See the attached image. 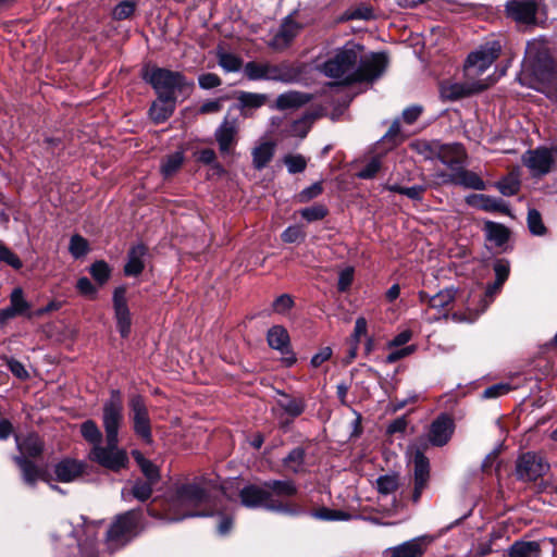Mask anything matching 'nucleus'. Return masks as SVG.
I'll return each instance as SVG.
<instances>
[{
  "instance_id": "nucleus-38",
  "label": "nucleus",
  "mask_w": 557,
  "mask_h": 557,
  "mask_svg": "<svg viewBox=\"0 0 557 557\" xmlns=\"http://www.w3.org/2000/svg\"><path fill=\"white\" fill-rule=\"evenodd\" d=\"M537 542H517L509 549V557H540Z\"/></svg>"
},
{
  "instance_id": "nucleus-33",
  "label": "nucleus",
  "mask_w": 557,
  "mask_h": 557,
  "mask_svg": "<svg viewBox=\"0 0 557 557\" xmlns=\"http://www.w3.org/2000/svg\"><path fill=\"white\" fill-rule=\"evenodd\" d=\"M275 151V145L271 141L258 144L251 151L252 164L255 169L261 170L272 160Z\"/></svg>"
},
{
  "instance_id": "nucleus-37",
  "label": "nucleus",
  "mask_w": 557,
  "mask_h": 557,
  "mask_svg": "<svg viewBox=\"0 0 557 557\" xmlns=\"http://www.w3.org/2000/svg\"><path fill=\"white\" fill-rule=\"evenodd\" d=\"M184 162V152L175 151L164 157L161 162L160 171L164 177L174 175Z\"/></svg>"
},
{
  "instance_id": "nucleus-21",
  "label": "nucleus",
  "mask_w": 557,
  "mask_h": 557,
  "mask_svg": "<svg viewBox=\"0 0 557 557\" xmlns=\"http://www.w3.org/2000/svg\"><path fill=\"white\" fill-rule=\"evenodd\" d=\"M400 486V479L397 473H385L380 475L375 480V488L379 493V499L380 502L384 499H388L389 504L388 507H386L387 510L392 508H396V493Z\"/></svg>"
},
{
  "instance_id": "nucleus-45",
  "label": "nucleus",
  "mask_w": 557,
  "mask_h": 557,
  "mask_svg": "<svg viewBox=\"0 0 557 557\" xmlns=\"http://www.w3.org/2000/svg\"><path fill=\"white\" fill-rule=\"evenodd\" d=\"M499 193L504 196H513L519 191L520 181L517 175L509 174L497 183Z\"/></svg>"
},
{
  "instance_id": "nucleus-52",
  "label": "nucleus",
  "mask_w": 557,
  "mask_h": 557,
  "mask_svg": "<svg viewBox=\"0 0 557 557\" xmlns=\"http://www.w3.org/2000/svg\"><path fill=\"white\" fill-rule=\"evenodd\" d=\"M70 252L74 258H81L88 251V243L81 235H74L70 240Z\"/></svg>"
},
{
  "instance_id": "nucleus-31",
  "label": "nucleus",
  "mask_w": 557,
  "mask_h": 557,
  "mask_svg": "<svg viewBox=\"0 0 557 557\" xmlns=\"http://www.w3.org/2000/svg\"><path fill=\"white\" fill-rule=\"evenodd\" d=\"M175 109V100L166 97H158L150 108V116L156 123L168 120Z\"/></svg>"
},
{
  "instance_id": "nucleus-19",
  "label": "nucleus",
  "mask_w": 557,
  "mask_h": 557,
  "mask_svg": "<svg viewBox=\"0 0 557 557\" xmlns=\"http://www.w3.org/2000/svg\"><path fill=\"white\" fill-rule=\"evenodd\" d=\"M126 288L120 286L113 293V308L115 313L116 326L122 337H127L131 333L132 318L126 301Z\"/></svg>"
},
{
  "instance_id": "nucleus-25",
  "label": "nucleus",
  "mask_w": 557,
  "mask_h": 557,
  "mask_svg": "<svg viewBox=\"0 0 557 557\" xmlns=\"http://www.w3.org/2000/svg\"><path fill=\"white\" fill-rule=\"evenodd\" d=\"M299 30L300 25L292 16H287L269 41V46L275 50H283L293 41Z\"/></svg>"
},
{
  "instance_id": "nucleus-36",
  "label": "nucleus",
  "mask_w": 557,
  "mask_h": 557,
  "mask_svg": "<svg viewBox=\"0 0 557 557\" xmlns=\"http://www.w3.org/2000/svg\"><path fill=\"white\" fill-rule=\"evenodd\" d=\"M276 405L288 416L295 418L301 414L305 410V401L300 398H294L286 394H282L277 399Z\"/></svg>"
},
{
  "instance_id": "nucleus-3",
  "label": "nucleus",
  "mask_w": 557,
  "mask_h": 557,
  "mask_svg": "<svg viewBox=\"0 0 557 557\" xmlns=\"http://www.w3.org/2000/svg\"><path fill=\"white\" fill-rule=\"evenodd\" d=\"M81 433L87 442L94 445L89 454L91 460L114 471L126 466L128 458L124 450L119 449L116 446L109 447L107 445L102 447L100 445L102 434L92 420H87L81 425Z\"/></svg>"
},
{
  "instance_id": "nucleus-24",
  "label": "nucleus",
  "mask_w": 557,
  "mask_h": 557,
  "mask_svg": "<svg viewBox=\"0 0 557 557\" xmlns=\"http://www.w3.org/2000/svg\"><path fill=\"white\" fill-rule=\"evenodd\" d=\"M437 159L453 171L465 164L467 153L460 144H442L440 141Z\"/></svg>"
},
{
  "instance_id": "nucleus-13",
  "label": "nucleus",
  "mask_w": 557,
  "mask_h": 557,
  "mask_svg": "<svg viewBox=\"0 0 557 557\" xmlns=\"http://www.w3.org/2000/svg\"><path fill=\"white\" fill-rule=\"evenodd\" d=\"M556 160L557 148L541 147L528 150L522 157V162L529 169L532 176L547 174Z\"/></svg>"
},
{
  "instance_id": "nucleus-22",
  "label": "nucleus",
  "mask_w": 557,
  "mask_h": 557,
  "mask_svg": "<svg viewBox=\"0 0 557 557\" xmlns=\"http://www.w3.org/2000/svg\"><path fill=\"white\" fill-rule=\"evenodd\" d=\"M438 178L442 183L461 185L463 187L472 188L475 190L485 189V183L481 180V177L474 172L463 170L462 166L455 170L451 174H438Z\"/></svg>"
},
{
  "instance_id": "nucleus-56",
  "label": "nucleus",
  "mask_w": 557,
  "mask_h": 557,
  "mask_svg": "<svg viewBox=\"0 0 557 557\" xmlns=\"http://www.w3.org/2000/svg\"><path fill=\"white\" fill-rule=\"evenodd\" d=\"M512 388L513 387L510 384H508V383L494 384V385L487 387L483 392V397L484 398H496V397H499V396H503V395L507 394Z\"/></svg>"
},
{
  "instance_id": "nucleus-41",
  "label": "nucleus",
  "mask_w": 557,
  "mask_h": 557,
  "mask_svg": "<svg viewBox=\"0 0 557 557\" xmlns=\"http://www.w3.org/2000/svg\"><path fill=\"white\" fill-rule=\"evenodd\" d=\"M305 450L300 447L293 449L286 458H284V466L292 472H300L304 469Z\"/></svg>"
},
{
  "instance_id": "nucleus-32",
  "label": "nucleus",
  "mask_w": 557,
  "mask_h": 557,
  "mask_svg": "<svg viewBox=\"0 0 557 557\" xmlns=\"http://www.w3.org/2000/svg\"><path fill=\"white\" fill-rule=\"evenodd\" d=\"M525 62L533 67L540 66L542 63L545 67L547 66L549 60L547 59L546 49L542 41L532 40L528 42L525 48Z\"/></svg>"
},
{
  "instance_id": "nucleus-14",
  "label": "nucleus",
  "mask_w": 557,
  "mask_h": 557,
  "mask_svg": "<svg viewBox=\"0 0 557 557\" xmlns=\"http://www.w3.org/2000/svg\"><path fill=\"white\" fill-rule=\"evenodd\" d=\"M493 83L494 81L490 76L479 81L466 78L463 83H443L441 85L440 91L444 99L454 101L482 91L490 87Z\"/></svg>"
},
{
  "instance_id": "nucleus-60",
  "label": "nucleus",
  "mask_w": 557,
  "mask_h": 557,
  "mask_svg": "<svg viewBox=\"0 0 557 557\" xmlns=\"http://www.w3.org/2000/svg\"><path fill=\"white\" fill-rule=\"evenodd\" d=\"M354 280V269L347 267L339 272L337 288L339 292H345L349 288Z\"/></svg>"
},
{
  "instance_id": "nucleus-15",
  "label": "nucleus",
  "mask_w": 557,
  "mask_h": 557,
  "mask_svg": "<svg viewBox=\"0 0 557 557\" xmlns=\"http://www.w3.org/2000/svg\"><path fill=\"white\" fill-rule=\"evenodd\" d=\"M129 416L135 433L145 442H151V426L147 406L139 395H132L128 401Z\"/></svg>"
},
{
  "instance_id": "nucleus-28",
  "label": "nucleus",
  "mask_w": 557,
  "mask_h": 557,
  "mask_svg": "<svg viewBox=\"0 0 557 557\" xmlns=\"http://www.w3.org/2000/svg\"><path fill=\"white\" fill-rule=\"evenodd\" d=\"M85 469V465L74 459H63L54 467V473L61 482H72L79 478Z\"/></svg>"
},
{
  "instance_id": "nucleus-5",
  "label": "nucleus",
  "mask_w": 557,
  "mask_h": 557,
  "mask_svg": "<svg viewBox=\"0 0 557 557\" xmlns=\"http://www.w3.org/2000/svg\"><path fill=\"white\" fill-rule=\"evenodd\" d=\"M144 78L151 84L158 96L174 100L177 92H188L194 86V83L187 82L181 73L162 67L146 70Z\"/></svg>"
},
{
  "instance_id": "nucleus-16",
  "label": "nucleus",
  "mask_w": 557,
  "mask_h": 557,
  "mask_svg": "<svg viewBox=\"0 0 557 557\" xmlns=\"http://www.w3.org/2000/svg\"><path fill=\"white\" fill-rule=\"evenodd\" d=\"M433 541L434 536L432 535L417 536L386 548L383 552V557H422Z\"/></svg>"
},
{
  "instance_id": "nucleus-35",
  "label": "nucleus",
  "mask_w": 557,
  "mask_h": 557,
  "mask_svg": "<svg viewBox=\"0 0 557 557\" xmlns=\"http://www.w3.org/2000/svg\"><path fill=\"white\" fill-rule=\"evenodd\" d=\"M267 338L270 347H272L273 349H277L282 354H286L289 351V336L284 327L280 325L271 327L268 331Z\"/></svg>"
},
{
  "instance_id": "nucleus-27",
  "label": "nucleus",
  "mask_w": 557,
  "mask_h": 557,
  "mask_svg": "<svg viewBox=\"0 0 557 557\" xmlns=\"http://www.w3.org/2000/svg\"><path fill=\"white\" fill-rule=\"evenodd\" d=\"M237 108L244 117H250L252 111L261 108L265 104L268 96L265 94L238 91L237 96Z\"/></svg>"
},
{
  "instance_id": "nucleus-7",
  "label": "nucleus",
  "mask_w": 557,
  "mask_h": 557,
  "mask_svg": "<svg viewBox=\"0 0 557 557\" xmlns=\"http://www.w3.org/2000/svg\"><path fill=\"white\" fill-rule=\"evenodd\" d=\"M124 421V406L122 394L119 389H112L110 397L103 403L102 425L109 447H117L119 430Z\"/></svg>"
},
{
  "instance_id": "nucleus-54",
  "label": "nucleus",
  "mask_w": 557,
  "mask_h": 557,
  "mask_svg": "<svg viewBox=\"0 0 557 557\" xmlns=\"http://www.w3.org/2000/svg\"><path fill=\"white\" fill-rule=\"evenodd\" d=\"M310 127H311V120L309 117L305 116L302 119L295 121L290 125L287 133L290 136H297L299 138H304L308 134Z\"/></svg>"
},
{
  "instance_id": "nucleus-23",
  "label": "nucleus",
  "mask_w": 557,
  "mask_h": 557,
  "mask_svg": "<svg viewBox=\"0 0 557 557\" xmlns=\"http://www.w3.org/2000/svg\"><path fill=\"white\" fill-rule=\"evenodd\" d=\"M414 466V488L412 494L413 502H418L423 490L426 487L430 478L429 459L419 450L413 456Z\"/></svg>"
},
{
  "instance_id": "nucleus-6",
  "label": "nucleus",
  "mask_w": 557,
  "mask_h": 557,
  "mask_svg": "<svg viewBox=\"0 0 557 557\" xmlns=\"http://www.w3.org/2000/svg\"><path fill=\"white\" fill-rule=\"evenodd\" d=\"M503 48L500 39H491L472 51L465 63L463 71L467 79L479 81L480 76L494 63Z\"/></svg>"
},
{
  "instance_id": "nucleus-46",
  "label": "nucleus",
  "mask_w": 557,
  "mask_h": 557,
  "mask_svg": "<svg viewBox=\"0 0 557 557\" xmlns=\"http://www.w3.org/2000/svg\"><path fill=\"white\" fill-rule=\"evenodd\" d=\"M528 226L533 235L541 236L546 232L540 212L535 209H530L528 212Z\"/></svg>"
},
{
  "instance_id": "nucleus-62",
  "label": "nucleus",
  "mask_w": 557,
  "mask_h": 557,
  "mask_svg": "<svg viewBox=\"0 0 557 557\" xmlns=\"http://www.w3.org/2000/svg\"><path fill=\"white\" fill-rule=\"evenodd\" d=\"M381 162L379 158H373L366 166L358 173L360 178H372L380 170Z\"/></svg>"
},
{
  "instance_id": "nucleus-50",
  "label": "nucleus",
  "mask_w": 557,
  "mask_h": 557,
  "mask_svg": "<svg viewBox=\"0 0 557 557\" xmlns=\"http://www.w3.org/2000/svg\"><path fill=\"white\" fill-rule=\"evenodd\" d=\"M154 483L148 482V481H137L132 490L131 494L138 500L145 502L147 500L152 493V485Z\"/></svg>"
},
{
  "instance_id": "nucleus-61",
  "label": "nucleus",
  "mask_w": 557,
  "mask_h": 557,
  "mask_svg": "<svg viewBox=\"0 0 557 557\" xmlns=\"http://www.w3.org/2000/svg\"><path fill=\"white\" fill-rule=\"evenodd\" d=\"M493 269L496 275V281L505 283L510 271L509 262L504 259L496 260Z\"/></svg>"
},
{
  "instance_id": "nucleus-4",
  "label": "nucleus",
  "mask_w": 557,
  "mask_h": 557,
  "mask_svg": "<svg viewBox=\"0 0 557 557\" xmlns=\"http://www.w3.org/2000/svg\"><path fill=\"white\" fill-rule=\"evenodd\" d=\"M15 441L21 456H15L14 461L21 469L23 481L29 486L38 481H48L47 472L26 459V456L37 457L41 454L44 445L39 436L33 433L24 437L16 435Z\"/></svg>"
},
{
  "instance_id": "nucleus-58",
  "label": "nucleus",
  "mask_w": 557,
  "mask_h": 557,
  "mask_svg": "<svg viewBox=\"0 0 557 557\" xmlns=\"http://www.w3.org/2000/svg\"><path fill=\"white\" fill-rule=\"evenodd\" d=\"M305 238V233L299 226H289L282 233L284 243H297Z\"/></svg>"
},
{
  "instance_id": "nucleus-40",
  "label": "nucleus",
  "mask_w": 557,
  "mask_h": 557,
  "mask_svg": "<svg viewBox=\"0 0 557 557\" xmlns=\"http://www.w3.org/2000/svg\"><path fill=\"white\" fill-rule=\"evenodd\" d=\"M265 487L268 488L271 496L276 495L280 497H288L295 495L297 492L295 484L289 480L269 481L265 482Z\"/></svg>"
},
{
  "instance_id": "nucleus-42",
  "label": "nucleus",
  "mask_w": 557,
  "mask_h": 557,
  "mask_svg": "<svg viewBox=\"0 0 557 557\" xmlns=\"http://www.w3.org/2000/svg\"><path fill=\"white\" fill-rule=\"evenodd\" d=\"M219 65L226 72H237L242 67V59L233 53L218 51Z\"/></svg>"
},
{
  "instance_id": "nucleus-63",
  "label": "nucleus",
  "mask_w": 557,
  "mask_h": 557,
  "mask_svg": "<svg viewBox=\"0 0 557 557\" xmlns=\"http://www.w3.org/2000/svg\"><path fill=\"white\" fill-rule=\"evenodd\" d=\"M374 16L373 11L370 7H358L350 10L347 14L349 20H370Z\"/></svg>"
},
{
  "instance_id": "nucleus-2",
  "label": "nucleus",
  "mask_w": 557,
  "mask_h": 557,
  "mask_svg": "<svg viewBox=\"0 0 557 557\" xmlns=\"http://www.w3.org/2000/svg\"><path fill=\"white\" fill-rule=\"evenodd\" d=\"M207 491L197 483H185L177 486L169 499L165 519L178 522L186 518L212 516L210 511H197V508L208 504Z\"/></svg>"
},
{
  "instance_id": "nucleus-47",
  "label": "nucleus",
  "mask_w": 557,
  "mask_h": 557,
  "mask_svg": "<svg viewBox=\"0 0 557 557\" xmlns=\"http://www.w3.org/2000/svg\"><path fill=\"white\" fill-rule=\"evenodd\" d=\"M136 460L140 467L143 473L147 478V481L151 482V483H156L159 479V470H158L157 466H154L152 462H150L149 460L141 457L139 454H136Z\"/></svg>"
},
{
  "instance_id": "nucleus-48",
  "label": "nucleus",
  "mask_w": 557,
  "mask_h": 557,
  "mask_svg": "<svg viewBox=\"0 0 557 557\" xmlns=\"http://www.w3.org/2000/svg\"><path fill=\"white\" fill-rule=\"evenodd\" d=\"M136 9V3L132 0L121 1L113 10L112 16L114 20L122 21L133 15Z\"/></svg>"
},
{
  "instance_id": "nucleus-17",
  "label": "nucleus",
  "mask_w": 557,
  "mask_h": 557,
  "mask_svg": "<svg viewBox=\"0 0 557 557\" xmlns=\"http://www.w3.org/2000/svg\"><path fill=\"white\" fill-rule=\"evenodd\" d=\"M543 0H509L506 3V14L519 24H532Z\"/></svg>"
},
{
  "instance_id": "nucleus-20",
  "label": "nucleus",
  "mask_w": 557,
  "mask_h": 557,
  "mask_svg": "<svg viewBox=\"0 0 557 557\" xmlns=\"http://www.w3.org/2000/svg\"><path fill=\"white\" fill-rule=\"evenodd\" d=\"M454 431V420L446 414H442L432 422L429 431V441L434 446H444L449 442Z\"/></svg>"
},
{
  "instance_id": "nucleus-59",
  "label": "nucleus",
  "mask_w": 557,
  "mask_h": 557,
  "mask_svg": "<svg viewBox=\"0 0 557 557\" xmlns=\"http://www.w3.org/2000/svg\"><path fill=\"white\" fill-rule=\"evenodd\" d=\"M384 141L391 143L392 146L397 145L403 140V136L400 134V125L399 121L395 120L391 127L388 128L387 133L382 138Z\"/></svg>"
},
{
  "instance_id": "nucleus-11",
  "label": "nucleus",
  "mask_w": 557,
  "mask_h": 557,
  "mask_svg": "<svg viewBox=\"0 0 557 557\" xmlns=\"http://www.w3.org/2000/svg\"><path fill=\"white\" fill-rule=\"evenodd\" d=\"M138 512L131 510L116 518L107 532V542L111 548L124 545L134 534Z\"/></svg>"
},
{
  "instance_id": "nucleus-39",
  "label": "nucleus",
  "mask_w": 557,
  "mask_h": 557,
  "mask_svg": "<svg viewBox=\"0 0 557 557\" xmlns=\"http://www.w3.org/2000/svg\"><path fill=\"white\" fill-rule=\"evenodd\" d=\"M412 148L425 160H435L440 152V140H417L412 144Z\"/></svg>"
},
{
  "instance_id": "nucleus-51",
  "label": "nucleus",
  "mask_w": 557,
  "mask_h": 557,
  "mask_svg": "<svg viewBox=\"0 0 557 557\" xmlns=\"http://www.w3.org/2000/svg\"><path fill=\"white\" fill-rule=\"evenodd\" d=\"M327 213L323 205H313L300 210V215L308 222L322 220Z\"/></svg>"
},
{
  "instance_id": "nucleus-49",
  "label": "nucleus",
  "mask_w": 557,
  "mask_h": 557,
  "mask_svg": "<svg viewBox=\"0 0 557 557\" xmlns=\"http://www.w3.org/2000/svg\"><path fill=\"white\" fill-rule=\"evenodd\" d=\"M10 305L16 308L18 311L27 314L30 310L29 302L24 298L23 289L17 287L14 288L10 295Z\"/></svg>"
},
{
  "instance_id": "nucleus-12",
  "label": "nucleus",
  "mask_w": 557,
  "mask_h": 557,
  "mask_svg": "<svg viewBox=\"0 0 557 557\" xmlns=\"http://www.w3.org/2000/svg\"><path fill=\"white\" fill-rule=\"evenodd\" d=\"M549 469L548 462L536 453L528 451L519 456L516 462L518 480L531 482L544 475Z\"/></svg>"
},
{
  "instance_id": "nucleus-9",
  "label": "nucleus",
  "mask_w": 557,
  "mask_h": 557,
  "mask_svg": "<svg viewBox=\"0 0 557 557\" xmlns=\"http://www.w3.org/2000/svg\"><path fill=\"white\" fill-rule=\"evenodd\" d=\"M504 283L495 281L488 285L482 294L481 292L472 290L465 300L466 312H455L451 319L455 322H473L475 319L486 310L488 305L493 301L494 296L499 293Z\"/></svg>"
},
{
  "instance_id": "nucleus-53",
  "label": "nucleus",
  "mask_w": 557,
  "mask_h": 557,
  "mask_svg": "<svg viewBox=\"0 0 557 557\" xmlns=\"http://www.w3.org/2000/svg\"><path fill=\"white\" fill-rule=\"evenodd\" d=\"M284 163L289 173H300L306 169L307 161L300 154H288L284 158Z\"/></svg>"
},
{
  "instance_id": "nucleus-34",
  "label": "nucleus",
  "mask_w": 557,
  "mask_h": 557,
  "mask_svg": "<svg viewBox=\"0 0 557 557\" xmlns=\"http://www.w3.org/2000/svg\"><path fill=\"white\" fill-rule=\"evenodd\" d=\"M309 96L299 91H287L277 96L275 108L278 110L295 109L309 101Z\"/></svg>"
},
{
  "instance_id": "nucleus-18",
  "label": "nucleus",
  "mask_w": 557,
  "mask_h": 557,
  "mask_svg": "<svg viewBox=\"0 0 557 557\" xmlns=\"http://www.w3.org/2000/svg\"><path fill=\"white\" fill-rule=\"evenodd\" d=\"M238 131V119L226 115L214 133L215 140L222 154L231 153L233 147L236 145Z\"/></svg>"
},
{
  "instance_id": "nucleus-1",
  "label": "nucleus",
  "mask_w": 557,
  "mask_h": 557,
  "mask_svg": "<svg viewBox=\"0 0 557 557\" xmlns=\"http://www.w3.org/2000/svg\"><path fill=\"white\" fill-rule=\"evenodd\" d=\"M387 66L385 53L363 54V47L354 40L318 58L315 67L337 85L370 82L380 77Z\"/></svg>"
},
{
  "instance_id": "nucleus-8",
  "label": "nucleus",
  "mask_w": 557,
  "mask_h": 557,
  "mask_svg": "<svg viewBox=\"0 0 557 557\" xmlns=\"http://www.w3.org/2000/svg\"><path fill=\"white\" fill-rule=\"evenodd\" d=\"M244 74L249 81H273L293 83L298 78V73L287 63L272 64L269 62H247Z\"/></svg>"
},
{
  "instance_id": "nucleus-64",
  "label": "nucleus",
  "mask_w": 557,
  "mask_h": 557,
  "mask_svg": "<svg viewBox=\"0 0 557 557\" xmlns=\"http://www.w3.org/2000/svg\"><path fill=\"white\" fill-rule=\"evenodd\" d=\"M199 86L203 89H211L221 85V79L216 74L206 73L199 76Z\"/></svg>"
},
{
  "instance_id": "nucleus-30",
  "label": "nucleus",
  "mask_w": 557,
  "mask_h": 557,
  "mask_svg": "<svg viewBox=\"0 0 557 557\" xmlns=\"http://www.w3.org/2000/svg\"><path fill=\"white\" fill-rule=\"evenodd\" d=\"M147 249L143 245L133 247L128 252V260L124 267V272L128 276H137L145 268L144 258Z\"/></svg>"
},
{
  "instance_id": "nucleus-55",
  "label": "nucleus",
  "mask_w": 557,
  "mask_h": 557,
  "mask_svg": "<svg viewBox=\"0 0 557 557\" xmlns=\"http://www.w3.org/2000/svg\"><path fill=\"white\" fill-rule=\"evenodd\" d=\"M90 274L98 283L103 284L110 277V268L104 261H97L90 267Z\"/></svg>"
},
{
  "instance_id": "nucleus-43",
  "label": "nucleus",
  "mask_w": 557,
  "mask_h": 557,
  "mask_svg": "<svg viewBox=\"0 0 557 557\" xmlns=\"http://www.w3.org/2000/svg\"><path fill=\"white\" fill-rule=\"evenodd\" d=\"M485 230L487 237L499 246L506 243L509 237L508 230L505 226L494 222H486Z\"/></svg>"
},
{
  "instance_id": "nucleus-10",
  "label": "nucleus",
  "mask_w": 557,
  "mask_h": 557,
  "mask_svg": "<svg viewBox=\"0 0 557 557\" xmlns=\"http://www.w3.org/2000/svg\"><path fill=\"white\" fill-rule=\"evenodd\" d=\"M242 505L247 508L264 507L268 510L283 512L287 515H297L298 510L290 509L287 505L271 498V494L264 486L248 485L240 491Z\"/></svg>"
},
{
  "instance_id": "nucleus-26",
  "label": "nucleus",
  "mask_w": 557,
  "mask_h": 557,
  "mask_svg": "<svg viewBox=\"0 0 557 557\" xmlns=\"http://www.w3.org/2000/svg\"><path fill=\"white\" fill-rule=\"evenodd\" d=\"M467 203L473 208L486 211V212H500L510 215V210L506 201L500 198L474 194L467 197Z\"/></svg>"
},
{
  "instance_id": "nucleus-57",
  "label": "nucleus",
  "mask_w": 557,
  "mask_h": 557,
  "mask_svg": "<svg viewBox=\"0 0 557 557\" xmlns=\"http://www.w3.org/2000/svg\"><path fill=\"white\" fill-rule=\"evenodd\" d=\"M0 261L5 262L14 269H20L22 262L18 257L13 253L8 247L0 243Z\"/></svg>"
},
{
  "instance_id": "nucleus-29",
  "label": "nucleus",
  "mask_w": 557,
  "mask_h": 557,
  "mask_svg": "<svg viewBox=\"0 0 557 557\" xmlns=\"http://www.w3.org/2000/svg\"><path fill=\"white\" fill-rule=\"evenodd\" d=\"M457 295V290L454 288H445L437 294L430 296L429 294L421 292L419 294L421 302L428 304L432 309L443 310L450 305Z\"/></svg>"
},
{
  "instance_id": "nucleus-44",
  "label": "nucleus",
  "mask_w": 557,
  "mask_h": 557,
  "mask_svg": "<svg viewBox=\"0 0 557 557\" xmlns=\"http://www.w3.org/2000/svg\"><path fill=\"white\" fill-rule=\"evenodd\" d=\"M311 516L319 520L325 521H341V520H349L351 516L342 510H334L330 508H320L311 513Z\"/></svg>"
}]
</instances>
